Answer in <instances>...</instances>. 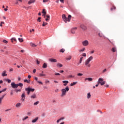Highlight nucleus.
Listing matches in <instances>:
<instances>
[{
  "label": "nucleus",
  "instance_id": "1a4fd4ad",
  "mask_svg": "<svg viewBox=\"0 0 124 124\" xmlns=\"http://www.w3.org/2000/svg\"><path fill=\"white\" fill-rule=\"evenodd\" d=\"M82 45L83 46H88L89 45V41L88 40H85L82 42Z\"/></svg>",
  "mask_w": 124,
  "mask_h": 124
},
{
  "label": "nucleus",
  "instance_id": "680f3d73",
  "mask_svg": "<svg viewBox=\"0 0 124 124\" xmlns=\"http://www.w3.org/2000/svg\"><path fill=\"white\" fill-rule=\"evenodd\" d=\"M49 0H43V2H47Z\"/></svg>",
  "mask_w": 124,
  "mask_h": 124
},
{
  "label": "nucleus",
  "instance_id": "6ab92c4d",
  "mask_svg": "<svg viewBox=\"0 0 124 124\" xmlns=\"http://www.w3.org/2000/svg\"><path fill=\"white\" fill-rule=\"evenodd\" d=\"M104 80V79L103 78H99L98 83H99V84H100L102 82H103Z\"/></svg>",
  "mask_w": 124,
  "mask_h": 124
},
{
  "label": "nucleus",
  "instance_id": "338daca9",
  "mask_svg": "<svg viewBox=\"0 0 124 124\" xmlns=\"http://www.w3.org/2000/svg\"><path fill=\"white\" fill-rule=\"evenodd\" d=\"M10 95H13V92H10Z\"/></svg>",
  "mask_w": 124,
  "mask_h": 124
},
{
  "label": "nucleus",
  "instance_id": "c9c22d12",
  "mask_svg": "<svg viewBox=\"0 0 124 124\" xmlns=\"http://www.w3.org/2000/svg\"><path fill=\"white\" fill-rule=\"evenodd\" d=\"M64 51H65V50L63 48H62L60 50V52H61L62 53H64Z\"/></svg>",
  "mask_w": 124,
  "mask_h": 124
},
{
  "label": "nucleus",
  "instance_id": "4468645a",
  "mask_svg": "<svg viewBox=\"0 0 124 124\" xmlns=\"http://www.w3.org/2000/svg\"><path fill=\"white\" fill-rule=\"evenodd\" d=\"M46 22L48 21H49V20H50V16H49L48 15H46Z\"/></svg>",
  "mask_w": 124,
  "mask_h": 124
},
{
  "label": "nucleus",
  "instance_id": "5701e85b",
  "mask_svg": "<svg viewBox=\"0 0 124 124\" xmlns=\"http://www.w3.org/2000/svg\"><path fill=\"white\" fill-rule=\"evenodd\" d=\"M57 66L58 67H62V64H61L60 63H58Z\"/></svg>",
  "mask_w": 124,
  "mask_h": 124
},
{
  "label": "nucleus",
  "instance_id": "a211bd4d",
  "mask_svg": "<svg viewBox=\"0 0 124 124\" xmlns=\"http://www.w3.org/2000/svg\"><path fill=\"white\" fill-rule=\"evenodd\" d=\"M2 76H3V77H4V76H7L6 71H4L3 72V73H2Z\"/></svg>",
  "mask_w": 124,
  "mask_h": 124
},
{
  "label": "nucleus",
  "instance_id": "5fc2aeb1",
  "mask_svg": "<svg viewBox=\"0 0 124 124\" xmlns=\"http://www.w3.org/2000/svg\"><path fill=\"white\" fill-rule=\"evenodd\" d=\"M55 75H56V76H60V75H61V74L58 73H56L55 74Z\"/></svg>",
  "mask_w": 124,
  "mask_h": 124
},
{
  "label": "nucleus",
  "instance_id": "aec40b11",
  "mask_svg": "<svg viewBox=\"0 0 124 124\" xmlns=\"http://www.w3.org/2000/svg\"><path fill=\"white\" fill-rule=\"evenodd\" d=\"M18 87H20L21 89H23V86H24V84L22 83H19L17 84Z\"/></svg>",
  "mask_w": 124,
  "mask_h": 124
},
{
  "label": "nucleus",
  "instance_id": "cd10ccee",
  "mask_svg": "<svg viewBox=\"0 0 124 124\" xmlns=\"http://www.w3.org/2000/svg\"><path fill=\"white\" fill-rule=\"evenodd\" d=\"M98 35H99V36H100V37H103V34H102V33H101V32H99V33H98Z\"/></svg>",
  "mask_w": 124,
  "mask_h": 124
},
{
  "label": "nucleus",
  "instance_id": "0e129e2a",
  "mask_svg": "<svg viewBox=\"0 0 124 124\" xmlns=\"http://www.w3.org/2000/svg\"><path fill=\"white\" fill-rule=\"evenodd\" d=\"M37 83H39V84H43V83H42V82L39 81H37Z\"/></svg>",
  "mask_w": 124,
  "mask_h": 124
},
{
  "label": "nucleus",
  "instance_id": "2eb2a0df",
  "mask_svg": "<svg viewBox=\"0 0 124 124\" xmlns=\"http://www.w3.org/2000/svg\"><path fill=\"white\" fill-rule=\"evenodd\" d=\"M87 80H88V81H89L90 82H91V81H93V78H86L85 79V81H87Z\"/></svg>",
  "mask_w": 124,
  "mask_h": 124
},
{
  "label": "nucleus",
  "instance_id": "c03bdc74",
  "mask_svg": "<svg viewBox=\"0 0 124 124\" xmlns=\"http://www.w3.org/2000/svg\"><path fill=\"white\" fill-rule=\"evenodd\" d=\"M3 42L4 43H5L6 44H7V43H8V42L7 41L5 40H3Z\"/></svg>",
  "mask_w": 124,
  "mask_h": 124
},
{
  "label": "nucleus",
  "instance_id": "37998d69",
  "mask_svg": "<svg viewBox=\"0 0 124 124\" xmlns=\"http://www.w3.org/2000/svg\"><path fill=\"white\" fill-rule=\"evenodd\" d=\"M16 93H18V92H21V90L20 89H16L15 90Z\"/></svg>",
  "mask_w": 124,
  "mask_h": 124
},
{
  "label": "nucleus",
  "instance_id": "7c9ffc66",
  "mask_svg": "<svg viewBox=\"0 0 124 124\" xmlns=\"http://www.w3.org/2000/svg\"><path fill=\"white\" fill-rule=\"evenodd\" d=\"M42 13L43 14H46V10H45V9H44L43 10V11H42Z\"/></svg>",
  "mask_w": 124,
  "mask_h": 124
},
{
  "label": "nucleus",
  "instance_id": "f8f14e48",
  "mask_svg": "<svg viewBox=\"0 0 124 124\" xmlns=\"http://www.w3.org/2000/svg\"><path fill=\"white\" fill-rule=\"evenodd\" d=\"M62 83H63V86H66L69 82L67 80H63L62 81Z\"/></svg>",
  "mask_w": 124,
  "mask_h": 124
},
{
  "label": "nucleus",
  "instance_id": "f704fd0d",
  "mask_svg": "<svg viewBox=\"0 0 124 124\" xmlns=\"http://www.w3.org/2000/svg\"><path fill=\"white\" fill-rule=\"evenodd\" d=\"M116 9V7H115V6H113L111 8H110V10L111 11H113V10H115Z\"/></svg>",
  "mask_w": 124,
  "mask_h": 124
},
{
  "label": "nucleus",
  "instance_id": "c756f323",
  "mask_svg": "<svg viewBox=\"0 0 124 124\" xmlns=\"http://www.w3.org/2000/svg\"><path fill=\"white\" fill-rule=\"evenodd\" d=\"M24 82L25 83H28V84H30V80H28L27 79H24Z\"/></svg>",
  "mask_w": 124,
  "mask_h": 124
},
{
  "label": "nucleus",
  "instance_id": "4d7b16f0",
  "mask_svg": "<svg viewBox=\"0 0 124 124\" xmlns=\"http://www.w3.org/2000/svg\"><path fill=\"white\" fill-rule=\"evenodd\" d=\"M34 80H35L37 81V80H38V78H37V77H35L34 78Z\"/></svg>",
  "mask_w": 124,
  "mask_h": 124
},
{
  "label": "nucleus",
  "instance_id": "4be33fe9",
  "mask_svg": "<svg viewBox=\"0 0 124 124\" xmlns=\"http://www.w3.org/2000/svg\"><path fill=\"white\" fill-rule=\"evenodd\" d=\"M91 96H92V95H91V93H87V98L88 99H89V98H91Z\"/></svg>",
  "mask_w": 124,
  "mask_h": 124
},
{
  "label": "nucleus",
  "instance_id": "7ed1b4c3",
  "mask_svg": "<svg viewBox=\"0 0 124 124\" xmlns=\"http://www.w3.org/2000/svg\"><path fill=\"white\" fill-rule=\"evenodd\" d=\"M93 56H90L86 61L85 62V65H88V64H90V62L92 61H93Z\"/></svg>",
  "mask_w": 124,
  "mask_h": 124
},
{
  "label": "nucleus",
  "instance_id": "a18cd8bd",
  "mask_svg": "<svg viewBox=\"0 0 124 124\" xmlns=\"http://www.w3.org/2000/svg\"><path fill=\"white\" fill-rule=\"evenodd\" d=\"M83 60V57H81L80 59V60H79V63H82V61Z\"/></svg>",
  "mask_w": 124,
  "mask_h": 124
},
{
  "label": "nucleus",
  "instance_id": "6e6d98bb",
  "mask_svg": "<svg viewBox=\"0 0 124 124\" xmlns=\"http://www.w3.org/2000/svg\"><path fill=\"white\" fill-rule=\"evenodd\" d=\"M60 1H61V2H62V3H64V0H60Z\"/></svg>",
  "mask_w": 124,
  "mask_h": 124
},
{
  "label": "nucleus",
  "instance_id": "423d86ee",
  "mask_svg": "<svg viewBox=\"0 0 124 124\" xmlns=\"http://www.w3.org/2000/svg\"><path fill=\"white\" fill-rule=\"evenodd\" d=\"M26 98V93L25 92H23L22 94H21V100L22 101H25V99Z\"/></svg>",
  "mask_w": 124,
  "mask_h": 124
},
{
  "label": "nucleus",
  "instance_id": "864d4df0",
  "mask_svg": "<svg viewBox=\"0 0 124 124\" xmlns=\"http://www.w3.org/2000/svg\"><path fill=\"white\" fill-rule=\"evenodd\" d=\"M40 76H45V74H39Z\"/></svg>",
  "mask_w": 124,
  "mask_h": 124
},
{
  "label": "nucleus",
  "instance_id": "052dcab7",
  "mask_svg": "<svg viewBox=\"0 0 124 124\" xmlns=\"http://www.w3.org/2000/svg\"><path fill=\"white\" fill-rule=\"evenodd\" d=\"M106 71H107V69H105L104 70H103V73H104L105 72H106Z\"/></svg>",
  "mask_w": 124,
  "mask_h": 124
},
{
  "label": "nucleus",
  "instance_id": "3c124183",
  "mask_svg": "<svg viewBox=\"0 0 124 124\" xmlns=\"http://www.w3.org/2000/svg\"><path fill=\"white\" fill-rule=\"evenodd\" d=\"M6 91V88H5L4 89H3L2 91H1V92H2V93H3L4 92H5Z\"/></svg>",
  "mask_w": 124,
  "mask_h": 124
},
{
  "label": "nucleus",
  "instance_id": "69168bd1",
  "mask_svg": "<svg viewBox=\"0 0 124 124\" xmlns=\"http://www.w3.org/2000/svg\"><path fill=\"white\" fill-rule=\"evenodd\" d=\"M86 66H87L88 67H91V64H88V65H86Z\"/></svg>",
  "mask_w": 124,
  "mask_h": 124
},
{
  "label": "nucleus",
  "instance_id": "c85d7f7f",
  "mask_svg": "<svg viewBox=\"0 0 124 124\" xmlns=\"http://www.w3.org/2000/svg\"><path fill=\"white\" fill-rule=\"evenodd\" d=\"M71 56H69L68 57L66 58L67 61H70L71 60Z\"/></svg>",
  "mask_w": 124,
  "mask_h": 124
},
{
  "label": "nucleus",
  "instance_id": "f03ea898",
  "mask_svg": "<svg viewBox=\"0 0 124 124\" xmlns=\"http://www.w3.org/2000/svg\"><path fill=\"white\" fill-rule=\"evenodd\" d=\"M62 18L63 21H64L65 23H67V22H70V20H71V15H69L68 16V18H67L65 16V15H62Z\"/></svg>",
  "mask_w": 124,
  "mask_h": 124
},
{
  "label": "nucleus",
  "instance_id": "bf43d9fd",
  "mask_svg": "<svg viewBox=\"0 0 124 124\" xmlns=\"http://www.w3.org/2000/svg\"><path fill=\"white\" fill-rule=\"evenodd\" d=\"M82 56H83V57H87V54H86V53H83L82 54Z\"/></svg>",
  "mask_w": 124,
  "mask_h": 124
},
{
  "label": "nucleus",
  "instance_id": "a878e982",
  "mask_svg": "<svg viewBox=\"0 0 124 124\" xmlns=\"http://www.w3.org/2000/svg\"><path fill=\"white\" fill-rule=\"evenodd\" d=\"M20 106H21V103H18L16 105V107L18 108V107H20Z\"/></svg>",
  "mask_w": 124,
  "mask_h": 124
},
{
  "label": "nucleus",
  "instance_id": "f257e3e1",
  "mask_svg": "<svg viewBox=\"0 0 124 124\" xmlns=\"http://www.w3.org/2000/svg\"><path fill=\"white\" fill-rule=\"evenodd\" d=\"M69 91V87L68 86H66L65 89H62V94L61 95V97H63V96H65V95H66V92H68Z\"/></svg>",
  "mask_w": 124,
  "mask_h": 124
},
{
  "label": "nucleus",
  "instance_id": "dca6fc26",
  "mask_svg": "<svg viewBox=\"0 0 124 124\" xmlns=\"http://www.w3.org/2000/svg\"><path fill=\"white\" fill-rule=\"evenodd\" d=\"M77 83H78V82L76 81V82H73L72 83H71L70 86L71 87H72L73 86H75V85H76V84H77Z\"/></svg>",
  "mask_w": 124,
  "mask_h": 124
},
{
  "label": "nucleus",
  "instance_id": "13d9d810",
  "mask_svg": "<svg viewBox=\"0 0 124 124\" xmlns=\"http://www.w3.org/2000/svg\"><path fill=\"white\" fill-rule=\"evenodd\" d=\"M36 62L37 64H39V63H40V62L38 60H36Z\"/></svg>",
  "mask_w": 124,
  "mask_h": 124
},
{
  "label": "nucleus",
  "instance_id": "ea45409f",
  "mask_svg": "<svg viewBox=\"0 0 124 124\" xmlns=\"http://www.w3.org/2000/svg\"><path fill=\"white\" fill-rule=\"evenodd\" d=\"M85 51V48H83L79 50V52H84Z\"/></svg>",
  "mask_w": 124,
  "mask_h": 124
},
{
  "label": "nucleus",
  "instance_id": "e433bc0d",
  "mask_svg": "<svg viewBox=\"0 0 124 124\" xmlns=\"http://www.w3.org/2000/svg\"><path fill=\"white\" fill-rule=\"evenodd\" d=\"M27 119H29L28 116H26L22 119V121H25V120H27Z\"/></svg>",
  "mask_w": 124,
  "mask_h": 124
},
{
  "label": "nucleus",
  "instance_id": "b1692460",
  "mask_svg": "<svg viewBox=\"0 0 124 124\" xmlns=\"http://www.w3.org/2000/svg\"><path fill=\"white\" fill-rule=\"evenodd\" d=\"M47 64L46 63H44L43 65V68H46Z\"/></svg>",
  "mask_w": 124,
  "mask_h": 124
},
{
  "label": "nucleus",
  "instance_id": "79ce46f5",
  "mask_svg": "<svg viewBox=\"0 0 124 124\" xmlns=\"http://www.w3.org/2000/svg\"><path fill=\"white\" fill-rule=\"evenodd\" d=\"M68 78H74L75 76L72 75H69L68 76Z\"/></svg>",
  "mask_w": 124,
  "mask_h": 124
},
{
  "label": "nucleus",
  "instance_id": "20e7f679",
  "mask_svg": "<svg viewBox=\"0 0 124 124\" xmlns=\"http://www.w3.org/2000/svg\"><path fill=\"white\" fill-rule=\"evenodd\" d=\"M34 89H32L30 87L27 88L25 89V91L27 92V94L29 95L31 93V92H33L34 91Z\"/></svg>",
  "mask_w": 124,
  "mask_h": 124
},
{
  "label": "nucleus",
  "instance_id": "774afa93",
  "mask_svg": "<svg viewBox=\"0 0 124 124\" xmlns=\"http://www.w3.org/2000/svg\"><path fill=\"white\" fill-rule=\"evenodd\" d=\"M9 71L10 72L13 71V68L10 69Z\"/></svg>",
  "mask_w": 124,
  "mask_h": 124
},
{
  "label": "nucleus",
  "instance_id": "9b49d317",
  "mask_svg": "<svg viewBox=\"0 0 124 124\" xmlns=\"http://www.w3.org/2000/svg\"><path fill=\"white\" fill-rule=\"evenodd\" d=\"M76 30H77V27H75L72 29L71 31V33H73V34L75 33V31H76Z\"/></svg>",
  "mask_w": 124,
  "mask_h": 124
},
{
  "label": "nucleus",
  "instance_id": "a19ab883",
  "mask_svg": "<svg viewBox=\"0 0 124 124\" xmlns=\"http://www.w3.org/2000/svg\"><path fill=\"white\" fill-rule=\"evenodd\" d=\"M37 104H39V101L34 103V105H37Z\"/></svg>",
  "mask_w": 124,
  "mask_h": 124
},
{
  "label": "nucleus",
  "instance_id": "6e6552de",
  "mask_svg": "<svg viewBox=\"0 0 124 124\" xmlns=\"http://www.w3.org/2000/svg\"><path fill=\"white\" fill-rule=\"evenodd\" d=\"M48 61L50 62H58V60L54 58H49Z\"/></svg>",
  "mask_w": 124,
  "mask_h": 124
},
{
  "label": "nucleus",
  "instance_id": "58836bf2",
  "mask_svg": "<svg viewBox=\"0 0 124 124\" xmlns=\"http://www.w3.org/2000/svg\"><path fill=\"white\" fill-rule=\"evenodd\" d=\"M12 42L13 43V40H14V41H17V40H16V39L15 38H12L11 39Z\"/></svg>",
  "mask_w": 124,
  "mask_h": 124
},
{
  "label": "nucleus",
  "instance_id": "bb28decb",
  "mask_svg": "<svg viewBox=\"0 0 124 124\" xmlns=\"http://www.w3.org/2000/svg\"><path fill=\"white\" fill-rule=\"evenodd\" d=\"M112 52H115L117 51V48H116V47H113L112 48Z\"/></svg>",
  "mask_w": 124,
  "mask_h": 124
},
{
  "label": "nucleus",
  "instance_id": "09e8293b",
  "mask_svg": "<svg viewBox=\"0 0 124 124\" xmlns=\"http://www.w3.org/2000/svg\"><path fill=\"white\" fill-rule=\"evenodd\" d=\"M4 96H5V94L3 95L1 97H0V98L2 100L3 99V98L4 97Z\"/></svg>",
  "mask_w": 124,
  "mask_h": 124
},
{
  "label": "nucleus",
  "instance_id": "72a5a7b5",
  "mask_svg": "<svg viewBox=\"0 0 124 124\" xmlns=\"http://www.w3.org/2000/svg\"><path fill=\"white\" fill-rule=\"evenodd\" d=\"M18 40L19 41V42H23L24 41V40H23V38H18Z\"/></svg>",
  "mask_w": 124,
  "mask_h": 124
},
{
  "label": "nucleus",
  "instance_id": "8fccbe9b",
  "mask_svg": "<svg viewBox=\"0 0 124 124\" xmlns=\"http://www.w3.org/2000/svg\"><path fill=\"white\" fill-rule=\"evenodd\" d=\"M4 96H5V94L3 95L1 97H0V98L2 100L3 99V98L4 97Z\"/></svg>",
  "mask_w": 124,
  "mask_h": 124
},
{
  "label": "nucleus",
  "instance_id": "473e14b6",
  "mask_svg": "<svg viewBox=\"0 0 124 124\" xmlns=\"http://www.w3.org/2000/svg\"><path fill=\"white\" fill-rule=\"evenodd\" d=\"M46 25H48V23H47V22H43V24H42V26H43V27H45V26Z\"/></svg>",
  "mask_w": 124,
  "mask_h": 124
},
{
  "label": "nucleus",
  "instance_id": "e2e57ef3",
  "mask_svg": "<svg viewBox=\"0 0 124 124\" xmlns=\"http://www.w3.org/2000/svg\"><path fill=\"white\" fill-rule=\"evenodd\" d=\"M42 117H45V113H42Z\"/></svg>",
  "mask_w": 124,
  "mask_h": 124
},
{
  "label": "nucleus",
  "instance_id": "0eeeda50",
  "mask_svg": "<svg viewBox=\"0 0 124 124\" xmlns=\"http://www.w3.org/2000/svg\"><path fill=\"white\" fill-rule=\"evenodd\" d=\"M80 28H81L83 31H86V30H87V26L84 24H81Z\"/></svg>",
  "mask_w": 124,
  "mask_h": 124
},
{
  "label": "nucleus",
  "instance_id": "9d476101",
  "mask_svg": "<svg viewBox=\"0 0 124 124\" xmlns=\"http://www.w3.org/2000/svg\"><path fill=\"white\" fill-rule=\"evenodd\" d=\"M31 99H35V98H36V94L35 93H33L31 96Z\"/></svg>",
  "mask_w": 124,
  "mask_h": 124
},
{
  "label": "nucleus",
  "instance_id": "49530a36",
  "mask_svg": "<svg viewBox=\"0 0 124 124\" xmlns=\"http://www.w3.org/2000/svg\"><path fill=\"white\" fill-rule=\"evenodd\" d=\"M37 21L38 22H41V17H38Z\"/></svg>",
  "mask_w": 124,
  "mask_h": 124
},
{
  "label": "nucleus",
  "instance_id": "de8ad7c7",
  "mask_svg": "<svg viewBox=\"0 0 124 124\" xmlns=\"http://www.w3.org/2000/svg\"><path fill=\"white\" fill-rule=\"evenodd\" d=\"M78 76H83V74L78 73L77 74Z\"/></svg>",
  "mask_w": 124,
  "mask_h": 124
},
{
  "label": "nucleus",
  "instance_id": "39448f33",
  "mask_svg": "<svg viewBox=\"0 0 124 124\" xmlns=\"http://www.w3.org/2000/svg\"><path fill=\"white\" fill-rule=\"evenodd\" d=\"M11 87L13 89H17L18 88V84H15V82L11 83Z\"/></svg>",
  "mask_w": 124,
  "mask_h": 124
},
{
  "label": "nucleus",
  "instance_id": "f3484780",
  "mask_svg": "<svg viewBox=\"0 0 124 124\" xmlns=\"http://www.w3.org/2000/svg\"><path fill=\"white\" fill-rule=\"evenodd\" d=\"M33 2H35V0H30L28 2V4H31V3H33Z\"/></svg>",
  "mask_w": 124,
  "mask_h": 124
},
{
  "label": "nucleus",
  "instance_id": "ddd939ff",
  "mask_svg": "<svg viewBox=\"0 0 124 124\" xmlns=\"http://www.w3.org/2000/svg\"><path fill=\"white\" fill-rule=\"evenodd\" d=\"M38 119H39L38 117H36L35 119L32 120V123H36V122H37V121L38 120Z\"/></svg>",
  "mask_w": 124,
  "mask_h": 124
},
{
  "label": "nucleus",
  "instance_id": "4c0bfd02",
  "mask_svg": "<svg viewBox=\"0 0 124 124\" xmlns=\"http://www.w3.org/2000/svg\"><path fill=\"white\" fill-rule=\"evenodd\" d=\"M105 83H106V82H105V81H103V82H102L101 83H100V84H101V86H103V85H105Z\"/></svg>",
  "mask_w": 124,
  "mask_h": 124
},
{
  "label": "nucleus",
  "instance_id": "393cba45",
  "mask_svg": "<svg viewBox=\"0 0 124 124\" xmlns=\"http://www.w3.org/2000/svg\"><path fill=\"white\" fill-rule=\"evenodd\" d=\"M31 46L32 47H33L34 48H35V47H36V45H35L33 43H31Z\"/></svg>",
  "mask_w": 124,
  "mask_h": 124
},
{
  "label": "nucleus",
  "instance_id": "412c9836",
  "mask_svg": "<svg viewBox=\"0 0 124 124\" xmlns=\"http://www.w3.org/2000/svg\"><path fill=\"white\" fill-rule=\"evenodd\" d=\"M62 120H64V117H62V118L59 119V120H58L57 121V123L58 124H59V123H60V122H61V121H62Z\"/></svg>",
  "mask_w": 124,
  "mask_h": 124
},
{
  "label": "nucleus",
  "instance_id": "2f4dec72",
  "mask_svg": "<svg viewBox=\"0 0 124 124\" xmlns=\"http://www.w3.org/2000/svg\"><path fill=\"white\" fill-rule=\"evenodd\" d=\"M5 80L6 81V82H8V83H11V80L9 79H6Z\"/></svg>",
  "mask_w": 124,
  "mask_h": 124
},
{
  "label": "nucleus",
  "instance_id": "603ef678",
  "mask_svg": "<svg viewBox=\"0 0 124 124\" xmlns=\"http://www.w3.org/2000/svg\"><path fill=\"white\" fill-rule=\"evenodd\" d=\"M48 83H50V81H49V80H46L45 81V83L46 84H48Z\"/></svg>",
  "mask_w": 124,
  "mask_h": 124
}]
</instances>
